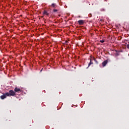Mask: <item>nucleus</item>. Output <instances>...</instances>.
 Segmentation results:
<instances>
[{
  "mask_svg": "<svg viewBox=\"0 0 129 129\" xmlns=\"http://www.w3.org/2000/svg\"><path fill=\"white\" fill-rule=\"evenodd\" d=\"M7 96H8L7 95H6V93L5 94H3V95L1 96L0 98L1 99H5V98H7Z\"/></svg>",
  "mask_w": 129,
  "mask_h": 129,
  "instance_id": "obj_4",
  "label": "nucleus"
},
{
  "mask_svg": "<svg viewBox=\"0 0 129 129\" xmlns=\"http://www.w3.org/2000/svg\"><path fill=\"white\" fill-rule=\"evenodd\" d=\"M116 53L115 55L116 56H118V53H117V51L115 50Z\"/></svg>",
  "mask_w": 129,
  "mask_h": 129,
  "instance_id": "obj_10",
  "label": "nucleus"
},
{
  "mask_svg": "<svg viewBox=\"0 0 129 129\" xmlns=\"http://www.w3.org/2000/svg\"><path fill=\"white\" fill-rule=\"evenodd\" d=\"M91 64H93V63L91 61V59L90 60V62L89 63V67L91 65Z\"/></svg>",
  "mask_w": 129,
  "mask_h": 129,
  "instance_id": "obj_8",
  "label": "nucleus"
},
{
  "mask_svg": "<svg viewBox=\"0 0 129 129\" xmlns=\"http://www.w3.org/2000/svg\"><path fill=\"white\" fill-rule=\"evenodd\" d=\"M51 7H52V8H57V5H56L55 4L53 3L51 4Z\"/></svg>",
  "mask_w": 129,
  "mask_h": 129,
  "instance_id": "obj_6",
  "label": "nucleus"
},
{
  "mask_svg": "<svg viewBox=\"0 0 129 129\" xmlns=\"http://www.w3.org/2000/svg\"><path fill=\"white\" fill-rule=\"evenodd\" d=\"M57 11H58V10H57V9H53V12L54 13L57 12Z\"/></svg>",
  "mask_w": 129,
  "mask_h": 129,
  "instance_id": "obj_9",
  "label": "nucleus"
},
{
  "mask_svg": "<svg viewBox=\"0 0 129 129\" xmlns=\"http://www.w3.org/2000/svg\"><path fill=\"white\" fill-rule=\"evenodd\" d=\"M21 91L22 90H21V89H20V88L15 87L14 89L15 92H21Z\"/></svg>",
  "mask_w": 129,
  "mask_h": 129,
  "instance_id": "obj_2",
  "label": "nucleus"
},
{
  "mask_svg": "<svg viewBox=\"0 0 129 129\" xmlns=\"http://www.w3.org/2000/svg\"><path fill=\"white\" fill-rule=\"evenodd\" d=\"M100 42L101 43H104V40H100Z\"/></svg>",
  "mask_w": 129,
  "mask_h": 129,
  "instance_id": "obj_11",
  "label": "nucleus"
},
{
  "mask_svg": "<svg viewBox=\"0 0 129 129\" xmlns=\"http://www.w3.org/2000/svg\"><path fill=\"white\" fill-rule=\"evenodd\" d=\"M78 23L79 25H82L84 24L85 21H84V20H79L78 21Z\"/></svg>",
  "mask_w": 129,
  "mask_h": 129,
  "instance_id": "obj_3",
  "label": "nucleus"
},
{
  "mask_svg": "<svg viewBox=\"0 0 129 129\" xmlns=\"http://www.w3.org/2000/svg\"><path fill=\"white\" fill-rule=\"evenodd\" d=\"M126 47L127 48V49H129V44H127V45H126Z\"/></svg>",
  "mask_w": 129,
  "mask_h": 129,
  "instance_id": "obj_12",
  "label": "nucleus"
},
{
  "mask_svg": "<svg viewBox=\"0 0 129 129\" xmlns=\"http://www.w3.org/2000/svg\"><path fill=\"white\" fill-rule=\"evenodd\" d=\"M107 60H105V61H104L103 62H102V66L103 67H104V66H105V65H106V64H107Z\"/></svg>",
  "mask_w": 129,
  "mask_h": 129,
  "instance_id": "obj_5",
  "label": "nucleus"
},
{
  "mask_svg": "<svg viewBox=\"0 0 129 129\" xmlns=\"http://www.w3.org/2000/svg\"><path fill=\"white\" fill-rule=\"evenodd\" d=\"M42 70H43V69H41V70L40 71H42Z\"/></svg>",
  "mask_w": 129,
  "mask_h": 129,
  "instance_id": "obj_13",
  "label": "nucleus"
},
{
  "mask_svg": "<svg viewBox=\"0 0 129 129\" xmlns=\"http://www.w3.org/2000/svg\"><path fill=\"white\" fill-rule=\"evenodd\" d=\"M6 95L7 96H15L16 95V92L14 90H10L9 92L6 93Z\"/></svg>",
  "mask_w": 129,
  "mask_h": 129,
  "instance_id": "obj_1",
  "label": "nucleus"
},
{
  "mask_svg": "<svg viewBox=\"0 0 129 129\" xmlns=\"http://www.w3.org/2000/svg\"><path fill=\"white\" fill-rule=\"evenodd\" d=\"M43 15H45L46 16H49V13L47 12L46 11H44L43 12Z\"/></svg>",
  "mask_w": 129,
  "mask_h": 129,
  "instance_id": "obj_7",
  "label": "nucleus"
}]
</instances>
